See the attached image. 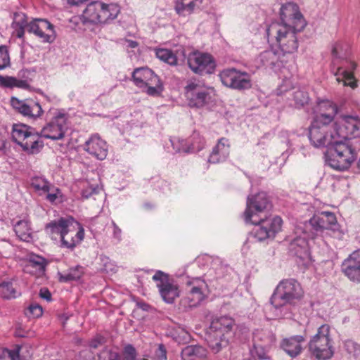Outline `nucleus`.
Segmentation results:
<instances>
[{"mask_svg": "<svg viewBox=\"0 0 360 360\" xmlns=\"http://www.w3.org/2000/svg\"><path fill=\"white\" fill-rule=\"evenodd\" d=\"M281 22H272L266 29L269 41L275 43L283 55L292 54L298 49L297 33L306 26V22L297 4L287 3L280 11Z\"/></svg>", "mask_w": 360, "mask_h": 360, "instance_id": "f257e3e1", "label": "nucleus"}, {"mask_svg": "<svg viewBox=\"0 0 360 360\" xmlns=\"http://www.w3.org/2000/svg\"><path fill=\"white\" fill-rule=\"evenodd\" d=\"M270 207L271 203L265 193H258L248 198L245 220L257 226L254 236L259 241L274 237L281 229V217H266L265 212Z\"/></svg>", "mask_w": 360, "mask_h": 360, "instance_id": "f03ea898", "label": "nucleus"}, {"mask_svg": "<svg viewBox=\"0 0 360 360\" xmlns=\"http://www.w3.org/2000/svg\"><path fill=\"white\" fill-rule=\"evenodd\" d=\"M46 229L50 234H59L62 245L69 248L79 243L84 236L83 228L72 217L53 221L46 225Z\"/></svg>", "mask_w": 360, "mask_h": 360, "instance_id": "7ed1b4c3", "label": "nucleus"}, {"mask_svg": "<svg viewBox=\"0 0 360 360\" xmlns=\"http://www.w3.org/2000/svg\"><path fill=\"white\" fill-rule=\"evenodd\" d=\"M356 153L352 146L342 139H336L327 148L326 160L337 170H346L356 160Z\"/></svg>", "mask_w": 360, "mask_h": 360, "instance_id": "20e7f679", "label": "nucleus"}, {"mask_svg": "<svg viewBox=\"0 0 360 360\" xmlns=\"http://www.w3.org/2000/svg\"><path fill=\"white\" fill-rule=\"evenodd\" d=\"M233 326L234 321L228 316H221L212 321L206 340L214 353H218L228 345Z\"/></svg>", "mask_w": 360, "mask_h": 360, "instance_id": "39448f33", "label": "nucleus"}, {"mask_svg": "<svg viewBox=\"0 0 360 360\" xmlns=\"http://www.w3.org/2000/svg\"><path fill=\"white\" fill-rule=\"evenodd\" d=\"M214 94V89L199 79L188 81L184 87V96L191 108L200 109L210 105Z\"/></svg>", "mask_w": 360, "mask_h": 360, "instance_id": "423d86ee", "label": "nucleus"}, {"mask_svg": "<svg viewBox=\"0 0 360 360\" xmlns=\"http://www.w3.org/2000/svg\"><path fill=\"white\" fill-rule=\"evenodd\" d=\"M302 296V288L296 280L285 279L277 285L270 302L275 308H280L286 304H295Z\"/></svg>", "mask_w": 360, "mask_h": 360, "instance_id": "0eeeda50", "label": "nucleus"}, {"mask_svg": "<svg viewBox=\"0 0 360 360\" xmlns=\"http://www.w3.org/2000/svg\"><path fill=\"white\" fill-rule=\"evenodd\" d=\"M308 137L315 148H328L338 139L335 123H329L312 119L309 127Z\"/></svg>", "mask_w": 360, "mask_h": 360, "instance_id": "6e6552de", "label": "nucleus"}, {"mask_svg": "<svg viewBox=\"0 0 360 360\" xmlns=\"http://www.w3.org/2000/svg\"><path fill=\"white\" fill-rule=\"evenodd\" d=\"M311 354L318 360L330 359L334 354L333 341L330 337V328L323 324L309 342Z\"/></svg>", "mask_w": 360, "mask_h": 360, "instance_id": "1a4fd4ad", "label": "nucleus"}, {"mask_svg": "<svg viewBox=\"0 0 360 360\" xmlns=\"http://www.w3.org/2000/svg\"><path fill=\"white\" fill-rule=\"evenodd\" d=\"M12 137L23 150L29 153H36L43 147V143L39 141V134L33 128L26 124H14Z\"/></svg>", "mask_w": 360, "mask_h": 360, "instance_id": "9d476101", "label": "nucleus"}, {"mask_svg": "<svg viewBox=\"0 0 360 360\" xmlns=\"http://www.w3.org/2000/svg\"><path fill=\"white\" fill-rule=\"evenodd\" d=\"M135 84L140 88H145L149 96H157L163 91L162 84L154 72L147 68H136L132 73Z\"/></svg>", "mask_w": 360, "mask_h": 360, "instance_id": "9b49d317", "label": "nucleus"}, {"mask_svg": "<svg viewBox=\"0 0 360 360\" xmlns=\"http://www.w3.org/2000/svg\"><path fill=\"white\" fill-rule=\"evenodd\" d=\"M309 222L316 231L326 230V234L333 238L340 239L342 237L343 233L339 229L335 215L333 212H322L320 214L314 216Z\"/></svg>", "mask_w": 360, "mask_h": 360, "instance_id": "f8f14e48", "label": "nucleus"}, {"mask_svg": "<svg viewBox=\"0 0 360 360\" xmlns=\"http://www.w3.org/2000/svg\"><path fill=\"white\" fill-rule=\"evenodd\" d=\"M334 123L339 139L347 141L360 137V118L358 116L340 115Z\"/></svg>", "mask_w": 360, "mask_h": 360, "instance_id": "ddd939ff", "label": "nucleus"}, {"mask_svg": "<svg viewBox=\"0 0 360 360\" xmlns=\"http://www.w3.org/2000/svg\"><path fill=\"white\" fill-rule=\"evenodd\" d=\"M219 77L224 85L234 89H248L252 86L250 76L234 68L223 70Z\"/></svg>", "mask_w": 360, "mask_h": 360, "instance_id": "4468645a", "label": "nucleus"}, {"mask_svg": "<svg viewBox=\"0 0 360 360\" xmlns=\"http://www.w3.org/2000/svg\"><path fill=\"white\" fill-rule=\"evenodd\" d=\"M153 279L157 282V287L159 288L160 295L165 302L172 303L179 296L177 285L162 271H158L153 275Z\"/></svg>", "mask_w": 360, "mask_h": 360, "instance_id": "2eb2a0df", "label": "nucleus"}, {"mask_svg": "<svg viewBox=\"0 0 360 360\" xmlns=\"http://www.w3.org/2000/svg\"><path fill=\"white\" fill-rule=\"evenodd\" d=\"M188 65L196 73L206 72L210 73L215 67L212 56L207 53L198 51L193 52L188 55Z\"/></svg>", "mask_w": 360, "mask_h": 360, "instance_id": "dca6fc26", "label": "nucleus"}, {"mask_svg": "<svg viewBox=\"0 0 360 360\" xmlns=\"http://www.w3.org/2000/svg\"><path fill=\"white\" fill-rule=\"evenodd\" d=\"M67 118L64 114L56 115L41 131V136L53 140L62 139L67 129Z\"/></svg>", "mask_w": 360, "mask_h": 360, "instance_id": "f3484780", "label": "nucleus"}, {"mask_svg": "<svg viewBox=\"0 0 360 360\" xmlns=\"http://www.w3.org/2000/svg\"><path fill=\"white\" fill-rule=\"evenodd\" d=\"M188 285L191 288L186 297L181 300V304L185 307H197L205 298L204 290L206 288V283L202 280L195 278L188 282Z\"/></svg>", "mask_w": 360, "mask_h": 360, "instance_id": "a211bd4d", "label": "nucleus"}, {"mask_svg": "<svg viewBox=\"0 0 360 360\" xmlns=\"http://www.w3.org/2000/svg\"><path fill=\"white\" fill-rule=\"evenodd\" d=\"M27 32L33 33L44 42H52L55 39L53 25L44 19L37 18L29 22Z\"/></svg>", "mask_w": 360, "mask_h": 360, "instance_id": "6ab92c4d", "label": "nucleus"}, {"mask_svg": "<svg viewBox=\"0 0 360 360\" xmlns=\"http://www.w3.org/2000/svg\"><path fill=\"white\" fill-rule=\"evenodd\" d=\"M342 271L350 281L360 283V250L354 252L344 261Z\"/></svg>", "mask_w": 360, "mask_h": 360, "instance_id": "aec40b11", "label": "nucleus"}, {"mask_svg": "<svg viewBox=\"0 0 360 360\" xmlns=\"http://www.w3.org/2000/svg\"><path fill=\"white\" fill-rule=\"evenodd\" d=\"M11 103L13 108L24 116L37 118L43 113L39 103L33 101H21L16 98H12Z\"/></svg>", "mask_w": 360, "mask_h": 360, "instance_id": "412c9836", "label": "nucleus"}, {"mask_svg": "<svg viewBox=\"0 0 360 360\" xmlns=\"http://www.w3.org/2000/svg\"><path fill=\"white\" fill-rule=\"evenodd\" d=\"M338 111L336 104L329 100H321L317 103L316 113L313 118L332 124L335 121Z\"/></svg>", "mask_w": 360, "mask_h": 360, "instance_id": "4be33fe9", "label": "nucleus"}, {"mask_svg": "<svg viewBox=\"0 0 360 360\" xmlns=\"http://www.w3.org/2000/svg\"><path fill=\"white\" fill-rule=\"evenodd\" d=\"M84 150L101 160L105 159L108 155L106 142L97 136H93L86 141Z\"/></svg>", "mask_w": 360, "mask_h": 360, "instance_id": "5701e85b", "label": "nucleus"}, {"mask_svg": "<svg viewBox=\"0 0 360 360\" xmlns=\"http://www.w3.org/2000/svg\"><path fill=\"white\" fill-rule=\"evenodd\" d=\"M305 342V338L302 335H293L284 338L281 342V347L290 356L294 358L300 355L303 349L302 343Z\"/></svg>", "mask_w": 360, "mask_h": 360, "instance_id": "b1692460", "label": "nucleus"}, {"mask_svg": "<svg viewBox=\"0 0 360 360\" xmlns=\"http://www.w3.org/2000/svg\"><path fill=\"white\" fill-rule=\"evenodd\" d=\"M230 145L229 140L221 138L219 140L217 146L213 148L208 160L209 162L218 163L224 161L229 155Z\"/></svg>", "mask_w": 360, "mask_h": 360, "instance_id": "393cba45", "label": "nucleus"}, {"mask_svg": "<svg viewBox=\"0 0 360 360\" xmlns=\"http://www.w3.org/2000/svg\"><path fill=\"white\" fill-rule=\"evenodd\" d=\"M101 15V1H93L87 5L83 12L82 18L84 22L94 24L103 23Z\"/></svg>", "mask_w": 360, "mask_h": 360, "instance_id": "a878e982", "label": "nucleus"}, {"mask_svg": "<svg viewBox=\"0 0 360 360\" xmlns=\"http://www.w3.org/2000/svg\"><path fill=\"white\" fill-rule=\"evenodd\" d=\"M284 55L281 51L273 49L261 53L256 59V63L259 66L273 67L278 62H283L281 56Z\"/></svg>", "mask_w": 360, "mask_h": 360, "instance_id": "bb28decb", "label": "nucleus"}, {"mask_svg": "<svg viewBox=\"0 0 360 360\" xmlns=\"http://www.w3.org/2000/svg\"><path fill=\"white\" fill-rule=\"evenodd\" d=\"M207 356L206 349L200 345H189L181 351L182 360H205Z\"/></svg>", "mask_w": 360, "mask_h": 360, "instance_id": "cd10ccee", "label": "nucleus"}, {"mask_svg": "<svg viewBox=\"0 0 360 360\" xmlns=\"http://www.w3.org/2000/svg\"><path fill=\"white\" fill-rule=\"evenodd\" d=\"M14 231L18 237L23 241L29 242L32 239L30 222L27 219L18 221L14 225Z\"/></svg>", "mask_w": 360, "mask_h": 360, "instance_id": "c85d7f7f", "label": "nucleus"}, {"mask_svg": "<svg viewBox=\"0 0 360 360\" xmlns=\"http://www.w3.org/2000/svg\"><path fill=\"white\" fill-rule=\"evenodd\" d=\"M335 76L336 77L337 82L339 83L342 82L344 86H348L352 89L356 88L357 86L353 73L343 67L338 68Z\"/></svg>", "mask_w": 360, "mask_h": 360, "instance_id": "c756f323", "label": "nucleus"}, {"mask_svg": "<svg viewBox=\"0 0 360 360\" xmlns=\"http://www.w3.org/2000/svg\"><path fill=\"white\" fill-rule=\"evenodd\" d=\"M27 17L23 13H16L14 14L13 22L12 24L14 29V33L18 38L23 37L25 31H27Z\"/></svg>", "mask_w": 360, "mask_h": 360, "instance_id": "7c9ffc66", "label": "nucleus"}, {"mask_svg": "<svg viewBox=\"0 0 360 360\" xmlns=\"http://www.w3.org/2000/svg\"><path fill=\"white\" fill-rule=\"evenodd\" d=\"M120 8L114 4H105L101 2V20L103 23H107L115 19L119 13Z\"/></svg>", "mask_w": 360, "mask_h": 360, "instance_id": "2f4dec72", "label": "nucleus"}, {"mask_svg": "<svg viewBox=\"0 0 360 360\" xmlns=\"http://www.w3.org/2000/svg\"><path fill=\"white\" fill-rule=\"evenodd\" d=\"M202 0H177L175 11L179 15L186 16L191 14L197 2Z\"/></svg>", "mask_w": 360, "mask_h": 360, "instance_id": "473e14b6", "label": "nucleus"}, {"mask_svg": "<svg viewBox=\"0 0 360 360\" xmlns=\"http://www.w3.org/2000/svg\"><path fill=\"white\" fill-rule=\"evenodd\" d=\"M290 250L299 257L303 258L308 255V243L305 238L298 237L290 243Z\"/></svg>", "mask_w": 360, "mask_h": 360, "instance_id": "72a5a7b5", "label": "nucleus"}, {"mask_svg": "<svg viewBox=\"0 0 360 360\" xmlns=\"http://www.w3.org/2000/svg\"><path fill=\"white\" fill-rule=\"evenodd\" d=\"M0 83L6 87H18L24 89L30 87L27 81L18 79L12 77H0Z\"/></svg>", "mask_w": 360, "mask_h": 360, "instance_id": "f704fd0d", "label": "nucleus"}, {"mask_svg": "<svg viewBox=\"0 0 360 360\" xmlns=\"http://www.w3.org/2000/svg\"><path fill=\"white\" fill-rule=\"evenodd\" d=\"M156 56L162 61L169 65L176 64V57L172 51L167 49H158L155 51Z\"/></svg>", "mask_w": 360, "mask_h": 360, "instance_id": "c9c22d12", "label": "nucleus"}, {"mask_svg": "<svg viewBox=\"0 0 360 360\" xmlns=\"http://www.w3.org/2000/svg\"><path fill=\"white\" fill-rule=\"evenodd\" d=\"M84 274V269L82 266H77L70 269L69 271L60 275V280L62 281H76L79 279Z\"/></svg>", "mask_w": 360, "mask_h": 360, "instance_id": "e433bc0d", "label": "nucleus"}, {"mask_svg": "<svg viewBox=\"0 0 360 360\" xmlns=\"http://www.w3.org/2000/svg\"><path fill=\"white\" fill-rule=\"evenodd\" d=\"M32 186L39 193V195H43L46 191H49V188L52 184L43 178L37 177L32 179Z\"/></svg>", "mask_w": 360, "mask_h": 360, "instance_id": "4c0bfd02", "label": "nucleus"}, {"mask_svg": "<svg viewBox=\"0 0 360 360\" xmlns=\"http://www.w3.org/2000/svg\"><path fill=\"white\" fill-rule=\"evenodd\" d=\"M0 294L5 299H11L16 297V292L11 283H4L0 285Z\"/></svg>", "mask_w": 360, "mask_h": 360, "instance_id": "58836bf2", "label": "nucleus"}, {"mask_svg": "<svg viewBox=\"0 0 360 360\" xmlns=\"http://www.w3.org/2000/svg\"><path fill=\"white\" fill-rule=\"evenodd\" d=\"M250 355L254 360H270L264 349L259 345H254L250 349Z\"/></svg>", "mask_w": 360, "mask_h": 360, "instance_id": "ea45409f", "label": "nucleus"}, {"mask_svg": "<svg viewBox=\"0 0 360 360\" xmlns=\"http://www.w3.org/2000/svg\"><path fill=\"white\" fill-rule=\"evenodd\" d=\"M43 311L41 307L38 304H32L25 310V315L29 318H38L42 315Z\"/></svg>", "mask_w": 360, "mask_h": 360, "instance_id": "a19ab883", "label": "nucleus"}, {"mask_svg": "<svg viewBox=\"0 0 360 360\" xmlns=\"http://www.w3.org/2000/svg\"><path fill=\"white\" fill-rule=\"evenodd\" d=\"M10 65V56L6 46H0V70Z\"/></svg>", "mask_w": 360, "mask_h": 360, "instance_id": "79ce46f5", "label": "nucleus"}, {"mask_svg": "<svg viewBox=\"0 0 360 360\" xmlns=\"http://www.w3.org/2000/svg\"><path fill=\"white\" fill-rule=\"evenodd\" d=\"M293 98L295 103L299 106L304 105L309 101L308 94L302 90H296L293 93Z\"/></svg>", "mask_w": 360, "mask_h": 360, "instance_id": "37998d69", "label": "nucleus"}, {"mask_svg": "<svg viewBox=\"0 0 360 360\" xmlns=\"http://www.w3.org/2000/svg\"><path fill=\"white\" fill-rule=\"evenodd\" d=\"M346 351L355 358L360 356V346L352 340H347L345 343Z\"/></svg>", "mask_w": 360, "mask_h": 360, "instance_id": "c03bdc74", "label": "nucleus"}, {"mask_svg": "<svg viewBox=\"0 0 360 360\" xmlns=\"http://www.w3.org/2000/svg\"><path fill=\"white\" fill-rule=\"evenodd\" d=\"M154 353L152 356L153 360H166L167 351L163 345H158L155 346Z\"/></svg>", "mask_w": 360, "mask_h": 360, "instance_id": "a18cd8bd", "label": "nucleus"}, {"mask_svg": "<svg viewBox=\"0 0 360 360\" xmlns=\"http://www.w3.org/2000/svg\"><path fill=\"white\" fill-rule=\"evenodd\" d=\"M43 195H45L46 199L49 202H54L59 197L61 196V193L58 188L52 185L49 188V191H46Z\"/></svg>", "mask_w": 360, "mask_h": 360, "instance_id": "49530a36", "label": "nucleus"}, {"mask_svg": "<svg viewBox=\"0 0 360 360\" xmlns=\"http://www.w3.org/2000/svg\"><path fill=\"white\" fill-rule=\"evenodd\" d=\"M99 360H122L118 352L110 349L103 350L99 355Z\"/></svg>", "mask_w": 360, "mask_h": 360, "instance_id": "de8ad7c7", "label": "nucleus"}, {"mask_svg": "<svg viewBox=\"0 0 360 360\" xmlns=\"http://www.w3.org/2000/svg\"><path fill=\"white\" fill-rule=\"evenodd\" d=\"M19 355V349L9 350L4 349L0 351V360H15Z\"/></svg>", "mask_w": 360, "mask_h": 360, "instance_id": "09e8293b", "label": "nucleus"}, {"mask_svg": "<svg viewBox=\"0 0 360 360\" xmlns=\"http://www.w3.org/2000/svg\"><path fill=\"white\" fill-rule=\"evenodd\" d=\"M29 261L32 266L37 267L40 270L44 269L46 265L45 259L39 255H31Z\"/></svg>", "mask_w": 360, "mask_h": 360, "instance_id": "8fccbe9b", "label": "nucleus"}, {"mask_svg": "<svg viewBox=\"0 0 360 360\" xmlns=\"http://www.w3.org/2000/svg\"><path fill=\"white\" fill-rule=\"evenodd\" d=\"M136 358V349L131 345L125 346L123 349V360H135Z\"/></svg>", "mask_w": 360, "mask_h": 360, "instance_id": "3c124183", "label": "nucleus"}, {"mask_svg": "<svg viewBox=\"0 0 360 360\" xmlns=\"http://www.w3.org/2000/svg\"><path fill=\"white\" fill-rule=\"evenodd\" d=\"M171 143L176 152L186 151V149L183 147L184 143V140L180 141L179 139H174L171 140Z\"/></svg>", "mask_w": 360, "mask_h": 360, "instance_id": "603ef678", "label": "nucleus"}, {"mask_svg": "<svg viewBox=\"0 0 360 360\" xmlns=\"http://www.w3.org/2000/svg\"><path fill=\"white\" fill-rule=\"evenodd\" d=\"M103 342V338L101 337H96L93 339L90 343L89 346L92 348H97L98 346L101 345Z\"/></svg>", "mask_w": 360, "mask_h": 360, "instance_id": "864d4df0", "label": "nucleus"}, {"mask_svg": "<svg viewBox=\"0 0 360 360\" xmlns=\"http://www.w3.org/2000/svg\"><path fill=\"white\" fill-rule=\"evenodd\" d=\"M96 192V188L93 187H90L89 188L83 190L82 192V195L84 198H89L93 193Z\"/></svg>", "mask_w": 360, "mask_h": 360, "instance_id": "5fc2aeb1", "label": "nucleus"}, {"mask_svg": "<svg viewBox=\"0 0 360 360\" xmlns=\"http://www.w3.org/2000/svg\"><path fill=\"white\" fill-rule=\"evenodd\" d=\"M39 295L43 299H45L48 301L51 300V295L47 289H41Z\"/></svg>", "mask_w": 360, "mask_h": 360, "instance_id": "6e6d98bb", "label": "nucleus"}, {"mask_svg": "<svg viewBox=\"0 0 360 360\" xmlns=\"http://www.w3.org/2000/svg\"><path fill=\"white\" fill-rule=\"evenodd\" d=\"M218 266L220 267L219 270L224 269L222 262H221V260L217 258L214 260H213V262H212V268L215 269L216 270H219Z\"/></svg>", "mask_w": 360, "mask_h": 360, "instance_id": "4d7b16f0", "label": "nucleus"}, {"mask_svg": "<svg viewBox=\"0 0 360 360\" xmlns=\"http://www.w3.org/2000/svg\"><path fill=\"white\" fill-rule=\"evenodd\" d=\"M88 0H68V4L73 5V6H77L79 4H82Z\"/></svg>", "mask_w": 360, "mask_h": 360, "instance_id": "13d9d810", "label": "nucleus"}, {"mask_svg": "<svg viewBox=\"0 0 360 360\" xmlns=\"http://www.w3.org/2000/svg\"><path fill=\"white\" fill-rule=\"evenodd\" d=\"M113 226H114V235L116 238H119L121 233V230L117 227V226L112 222Z\"/></svg>", "mask_w": 360, "mask_h": 360, "instance_id": "bf43d9fd", "label": "nucleus"}, {"mask_svg": "<svg viewBox=\"0 0 360 360\" xmlns=\"http://www.w3.org/2000/svg\"><path fill=\"white\" fill-rule=\"evenodd\" d=\"M127 46L130 48H136L138 46V43L135 41L127 40Z\"/></svg>", "mask_w": 360, "mask_h": 360, "instance_id": "052dcab7", "label": "nucleus"}, {"mask_svg": "<svg viewBox=\"0 0 360 360\" xmlns=\"http://www.w3.org/2000/svg\"><path fill=\"white\" fill-rule=\"evenodd\" d=\"M199 140H200L199 142L201 144L200 146H195V143L193 144V148L194 149H197L198 150H201L203 148V146H204V139H201V138H199Z\"/></svg>", "mask_w": 360, "mask_h": 360, "instance_id": "680f3d73", "label": "nucleus"}, {"mask_svg": "<svg viewBox=\"0 0 360 360\" xmlns=\"http://www.w3.org/2000/svg\"><path fill=\"white\" fill-rule=\"evenodd\" d=\"M332 54L333 56H335V57H338V48L337 47H334L332 50Z\"/></svg>", "mask_w": 360, "mask_h": 360, "instance_id": "e2e57ef3", "label": "nucleus"}, {"mask_svg": "<svg viewBox=\"0 0 360 360\" xmlns=\"http://www.w3.org/2000/svg\"><path fill=\"white\" fill-rule=\"evenodd\" d=\"M355 67H356V65H355L354 63H352V68L353 69H354V68H355Z\"/></svg>", "mask_w": 360, "mask_h": 360, "instance_id": "0e129e2a", "label": "nucleus"}, {"mask_svg": "<svg viewBox=\"0 0 360 360\" xmlns=\"http://www.w3.org/2000/svg\"><path fill=\"white\" fill-rule=\"evenodd\" d=\"M217 274L219 276H220L222 274V272H219H219H217Z\"/></svg>", "mask_w": 360, "mask_h": 360, "instance_id": "69168bd1", "label": "nucleus"}, {"mask_svg": "<svg viewBox=\"0 0 360 360\" xmlns=\"http://www.w3.org/2000/svg\"><path fill=\"white\" fill-rule=\"evenodd\" d=\"M358 167L360 169V158H359V162H358Z\"/></svg>", "mask_w": 360, "mask_h": 360, "instance_id": "338daca9", "label": "nucleus"}, {"mask_svg": "<svg viewBox=\"0 0 360 360\" xmlns=\"http://www.w3.org/2000/svg\"><path fill=\"white\" fill-rule=\"evenodd\" d=\"M244 360H254V359H253L252 358V356H250V359H244Z\"/></svg>", "mask_w": 360, "mask_h": 360, "instance_id": "774afa93", "label": "nucleus"}]
</instances>
